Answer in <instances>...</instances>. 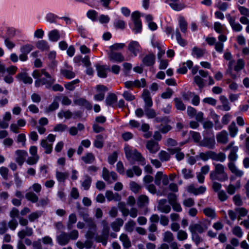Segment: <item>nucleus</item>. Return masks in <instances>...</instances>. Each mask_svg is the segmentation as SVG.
<instances>
[{
	"instance_id": "nucleus-53",
	"label": "nucleus",
	"mask_w": 249,
	"mask_h": 249,
	"mask_svg": "<svg viewBox=\"0 0 249 249\" xmlns=\"http://www.w3.org/2000/svg\"><path fill=\"white\" fill-rule=\"evenodd\" d=\"M58 98H56L54 100V101L50 105V106L48 107V108L46 110V112H49L50 111H52L58 107Z\"/></svg>"
},
{
	"instance_id": "nucleus-62",
	"label": "nucleus",
	"mask_w": 249,
	"mask_h": 249,
	"mask_svg": "<svg viewBox=\"0 0 249 249\" xmlns=\"http://www.w3.org/2000/svg\"><path fill=\"white\" fill-rule=\"evenodd\" d=\"M164 176L162 172H158L155 175V182L156 185H160V184L161 181Z\"/></svg>"
},
{
	"instance_id": "nucleus-58",
	"label": "nucleus",
	"mask_w": 249,
	"mask_h": 249,
	"mask_svg": "<svg viewBox=\"0 0 249 249\" xmlns=\"http://www.w3.org/2000/svg\"><path fill=\"white\" fill-rule=\"evenodd\" d=\"M175 35L178 43L180 45L184 46L186 45V41L181 37L180 34L178 30L176 31Z\"/></svg>"
},
{
	"instance_id": "nucleus-34",
	"label": "nucleus",
	"mask_w": 249,
	"mask_h": 249,
	"mask_svg": "<svg viewBox=\"0 0 249 249\" xmlns=\"http://www.w3.org/2000/svg\"><path fill=\"white\" fill-rule=\"evenodd\" d=\"M240 186H241L240 181L238 180L237 181L235 186H233L232 184H230L228 186H227L226 190H227V192L229 194L232 195L235 193L236 189H239L240 188Z\"/></svg>"
},
{
	"instance_id": "nucleus-5",
	"label": "nucleus",
	"mask_w": 249,
	"mask_h": 249,
	"mask_svg": "<svg viewBox=\"0 0 249 249\" xmlns=\"http://www.w3.org/2000/svg\"><path fill=\"white\" fill-rule=\"evenodd\" d=\"M140 14L135 11L131 14V18L134 24V31L136 34L140 33L142 29L141 21L140 20Z\"/></svg>"
},
{
	"instance_id": "nucleus-4",
	"label": "nucleus",
	"mask_w": 249,
	"mask_h": 249,
	"mask_svg": "<svg viewBox=\"0 0 249 249\" xmlns=\"http://www.w3.org/2000/svg\"><path fill=\"white\" fill-rule=\"evenodd\" d=\"M238 9L242 16L239 19L240 22L244 25H247L246 31L249 34V9L242 6H239Z\"/></svg>"
},
{
	"instance_id": "nucleus-1",
	"label": "nucleus",
	"mask_w": 249,
	"mask_h": 249,
	"mask_svg": "<svg viewBox=\"0 0 249 249\" xmlns=\"http://www.w3.org/2000/svg\"><path fill=\"white\" fill-rule=\"evenodd\" d=\"M32 76L34 78L37 79L35 83L36 87L41 85H45L47 88H49L54 83V79L43 69L41 71L35 70Z\"/></svg>"
},
{
	"instance_id": "nucleus-13",
	"label": "nucleus",
	"mask_w": 249,
	"mask_h": 249,
	"mask_svg": "<svg viewBox=\"0 0 249 249\" xmlns=\"http://www.w3.org/2000/svg\"><path fill=\"white\" fill-rule=\"evenodd\" d=\"M103 223L104 224L103 234L98 237L96 240L98 242H102L104 245H106L109 232V228L105 221H103Z\"/></svg>"
},
{
	"instance_id": "nucleus-54",
	"label": "nucleus",
	"mask_w": 249,
	"mask_h": 249,
	"mask_svg": "<svg viewBox=\"0 0 249 249\" xmlns=\"http://www.w3.org/2000/svg\"><path fill=\"white\" fill-rule=\"evenodd\" d=\"M170 7L175 11H180L184 8V5L180 3H177L176 2H172L169 4Z\"/></svg>"
},
{
	"instance_id": "nucleus-21",
	"label": "nucleus",
	"mask_w": 249,
	"mask_h": 249,
	"mask_svg": "<svg viewBox=\"0 0 249 249\" xmlns=\"http://www.w3.org/2000/svg\"><path fill=\"white\" fill-rule=\"evenodd\" d=\"M57 241L59 245L63 246L69 242V237L67 233L62 232L57 237Z\"/></svg>"
},
{
	"instance_id": "nucleus-37",
	"label": "nucleus",
	"mask_w": 249,
	"mask_h": 249,
	"mask_svg": "<svg viewBox=\"0 0 249 249\" xmlns=\"http://www.w3.org/2000/svg\"><path fill=\"white\" fill-rule=\"evenodd\" d=\"M124 47V43H116L109 46V51L108 52H115V51L122 50Z\"/></svg>"
},
{
	"instance_id": "nucleus-26",
	"label": "nucleus",
	"mask_w": 249,
	"mask_h": 249,
	"mask_svg": "<svg viewBox=\"0 0 249 249\" xmlns=\"http://www.w3.org/2000/svg\"><path fill=\"white\" fill-rule=\"evenodd\" d=\"M193 66V62L191 60H188L184 63L182 66L178 69L177 72L179 73L184 74L186 73L187 69H190Z\"/></svg>"
},
{
	"instance_id": "nucleus-33",
	"label": "nucleus",
	"mask_w": 249,
	"mask_h": 249,
	"mask_svg": "<svg viewBox=\"0 0 249 249\" xmlns=\"http://www.w3.org/2000/svg\"><path fill=\"white\" fill-rule=\"evenodd\" d=\"M117 100V98L116 95L114 93H110L107 96L106 103L107 106H113Z\"/></svg>"
},
{
	"instance_id": "nucleus-14",
	"label": "nucleus",
	"mask_w": 249,
	"mask_h": 249,
	"mask_svg": "<svg viewBox=\"0 0 249 249\" xmlns=\"http://www.w3.org/2000/svg\"><path fill=\"white\" fill-rule=\"evenodd\" d=\"M157 209L160 212L167 213L170 212L171 207L167 204L166 199H161L159 201Z\"/></svg>"
},
{
	"instance_id": "nucleus-6",
	"label": "nucleus",
	"mask_w": 249,
	"mask_h": 249,
	"mask_svg": "<svg viewBox=\"0 0 249 249\" xmlns=\"http://www.w3.org/2000/svg\"><path fill=\"white\" fill-rule=\"evenodd\" d=\"M102 178L105 180L110 183L117 179V175L115 172H109L107 168H104L102 172Z\"/></svg>"
},
{
	"instance_id": "nucleus-41",
	"label": "nucleus",
	"mask_w": 249,
	"mask_h": 249,
	"mask_svg": "<svg viewBox=\"0 0 249 249\" xmlns=\"http://www.w3.org/2000/svg\"><path fill=\"white\" fill-rule=\"evenodd\" d=\"M220 100L222 104L223 109L224 111H229L231 109V107L228 99L224 96H220Z\"/></svg>"
},
{
	"instance_id": "nucleus-57",
	"label": "nucleus",
	"mask_w": 249,
	"mask_h": 249,
	"mask_svg": "<svg viewBox=\"0 0 249 249\" xmlns=\"http://www.w3.org/2000/svg\"><path fill=\"white\" fill-rule=\"evenodd\" d=\"M159 157L161 161H167L170 158V154L164 151H160L159 154Z\"/></svg>"
},
{
	"instance_id": "nucleus-30",
	"label": "nucleus",
	"mask_w": 249,
	"mask_h": 249,
	"mask_svg": "<svg viewBox=\"0 0 249 249\" xmlns=\"http://www.w3.org/2000/svg\"><path fill=\"white\" fill-rule=\"evenodd\" d=\"M205 53V50L203 49L197 47H194L192 49V55L197 58L202 57Z\"/></svg>"
},
{
	"instance_id": "nucleus-51",
	"label": "nucleus",
	"mask_w": 249,
	"mask_h": 249,
	"mask_svg": "<svg viewBox=\"0 0 249 249\" xmlns=\"http://www.w3.org/2000/svg\"><path fill=\"white\" fill-rule=\"evenodd\" d=\"M44 35V31L41 28H38L34 31L33 36L35 38L42 39Z\"/></svg>"
},
{
	"instance_id": "nucleus-42",
	"label": "nucleus",
	"mask_w": 249,
	"mask_h": 249,
	"mask_svg": "<svg viewBox=\"0 0 249 249\" xmlns=\"http://www.w3.org/2000/svg\"><path fill=\"white\" fill-rule=\"evenodd\" d=\"M41 145L45 149L46 154H50L52 151V144L48 143L46 140H42L41 142Z\"/></svg>"
},
{
	"instance_id": "nucleus-50",
	"label": "nucleus",
	"mask_w": 249,
	"mask_h": 249,
	"mask_svg": "<svg viewBox=\"0 0 249 249\" xmlns=\"http://www.w3.org/2000/svg\"><path fill=\"white\" fill-rule=\"evenodd\" d=\"M81 159L84 161L85 163H91L94 160V157L91 153H88L86 156H83Z\"/></svg>"
},
{
	"instance_id": "nucleus-29",
	"label": "nucleus",
	"mask_w": 249,
	"mask_h": 249,
	"mask_svg": "<svg viewBox=\"0 0 249 249\" xmlns=\"http://www.w3.org/2000/svg\"><path fill=\"white\" fill-rule=\"evenodd\" d=\"M143 63L146 66H151L155 63V56L153 54H149L145 56L142 60Z\"/></svg>"
},
{
	"instance_id": "nucleus-38",
	"label": "nucleus",
	"mask_w": 249,
	"mask_h": 249,
	"mask_svg": "<svg viewBox=\"0 0 249 249\" xmlns=\"http://www.w3.org/2000/svg\"><path fill=\"white\" fill-rule=\"evenodd\" d=\"M61 73L63 76L68 79H71L75 76V73L71 71V67H67L66 69L62 70Z\"/></svg>"
},
{
	"instance_id": "nucleus-17",
	"label": "nucleus",
	"mask_w": 249,
	"mask_h": 249,
	"mask_svg": "<svg viewBox=\"0 0 249 249\" xmlns=\"http://www.w3.org/2000/svg\"><path fill=\"white\" fill-rule=\"evenodd\" d=\"M228 166L231 172L236 176L241 177L244 175V172L238 169L233 162H229Z\"/></svg>"
},
{
	"instance_id": "nucleus-63",
	"label": "nucleus",
	"mask_w": 249,
	"mask_h": 249,
	"mask_svg": "<svg viewBox=\"0 0 249 249\" xmlns=\"http://www.w3.org/2000/svg\"><path fill=\"white\" fill-rule=\"evenodd\" d=\"M91 178L89 177H86L84 181L82 183V186L85 190H88L90 186Z\"/></svg>"
},
{
	"instance_id": "nucleus-45",
	"label": "nucleus",
	"mask_w": 249,
	"mask_h": 249,
	"mask_svg": "<svg viewBox=\"0 0 249 249\" xmlns=\"http://www.w3.org/2000/svg\"><path fill=\"white\" fill-rule=\"evenodd\" d=\"M77 221L76 216L74 213H71L69 216V219L67 222V227L70 229L72 228L73 225L76 223Z\"/></svg>"
},
{
	"instance_id": "nucleus-9",
	"label": "nucleus",
	"mask_w": 249,
	"mask_h": 249,
	"mask_svg": "<svg viewBox=\"0 0 249 249\" xmlns=\"http://www.w3.org/2000/svg\"><path fill=\"white\" fill-rule=\"evenodd\" d=\"M141 49L139 42L136 41H131L128 46V50L134 56H137L140 53Z\"/></svg>"
},
{
	"instance_id": "nucleus-49",
	"label": "nucleus",
	"mask_w": 249,
	"mask_h": 249,
	"mask_svg": "<svg viewBox=\"0 0 249 249\" xmlns=\"http://www.w3.org/2000/svg\"><path fill=\"white\" fill-rule=\"evenodd\" d=\"M94 146L98 148L102 147L103 145V137L101 135L96 136L94 142Z\"/></svg>"
},
{
	"instance_id": "nucleus-60",
	"label": "nucleus",
	"mask_w": 249,
	"mask_h": 249,
	"mask_svg": "<svg viewBox=\"0 0 249 249\" xmlns=\"http://www.w3.org/2000/svg\"><path fill=\"white\" fill-rule=\"evenodd\" d=\"M145 114L148 118H153L156 115L155 110L151 108H145Z\"/></svg>"
},
{
	"instance_id": "nucleus-56",
	"label": "nucleus",
	"mask_w": 249,
	"mask_h": 249,
	"mask_svg": "<svg viewBox=\"0 0 249 249\" xmlns=\"http://www.w3.org/2000/svg\"><path fill=\"white\" fill-rule=\"evenodd\" d=\"M33 46L31 44H25L20 48V51L22 53L28 54L33 49Z\"/></svg>"
},
{
	"instance_id": "nucleus-36",
	"label": "nucleus",
	"mask_w": 249,
	"mask_h": 249,
	"mask_svg": "<svg viewBox=\"0 0 249 249\" xmlns=\"http://www.w3.org/2000/svg\"><path fill=\"white\" fill-rule=\"evenodd\" d=\"M178 25L181 31L183 33H185L187 30V24L184 18L182 17L178 18Z\"/></svg>"
},
{
	"instance_id": "nucleus-64",
	"label": "nucleus",
	"mask_w": 249,
	"mask_h": 249,
	"mask_svg": "<svg viewBox=\"0 0 249 249\" xmlns=\"http://www.w3.org/2000/svg\"><path fill=\"white\" fill-rule=\"evenodd\" d=\"M131 190L135 193H137L141 189V187L135 182L132 181L130 183Z\"/></svg>"
},
{
	"instance_id": "nucleus-16",
	"label": "nucleus",
	"mask_w": 249,
	"mask_h": 249,
	"mask_svg": "<svg viewBox=\"0 0 249 249\" xmlns=\"http://www.w3.org/2000/svg\"><path fill=\"white\" fill-rule=\"evenodd\" d=\"M17 69V67L15 66H11L6 68L5 65L0 61V71L2 73H4L6 71L8 73V74L12 75L16 72Z\"/></svg>"
},
{
	"instance_id": "nucleus-8",
	"label": "nucleus",
	"mask_w": 249,
	"mask_h": 249,
	"mask_svg": "<svg viewBox=\"0 0 249 249\" xmlns=\"http://www.w3.org/2000/svg\"><path fill=\"white\" fill-rule=\"evenodd\" d=\"M16 161L19 165H22L24 162L26 158L28 156V153L25 150H17L15 151Z\"/></svg>"
},
{
	"instance_id": "nucleus-22",
	"label": "nucleus",
	"mask_w": 249,
	"mask_h": 249,
	"mask_svg": "<svg viewBox=\"0 0 249 249\" xmlns=\"http://www.w3.org/2000/svg\"><path fill=\"white\" fill-rule=\"evenodd\" d=\"M16 78L20 81H22L25 84H31L33 80L31 77L28 76L25 73H20L16 76Z\"/></svg>"
},
{
	"instance_id": "nucleus-59",
	"label": "nucleus",
	"mask_w": 249,
	"mask_h": 249,
	"mask_svg": "<svg viewBox=\"0 0 249 249\" xmlns=\"http://www.w3.org/2000/svg\"><path fill=\"white\" fill-rule=\"evenodd\" d=\"M79 80L78 79H75L70 82H69L65 85V88L70 90H72L74 89V85L78 83Z\"/></svg>"
},
{
	"instance_id": "nucleus-2",
	"label": "nucleus",
	"mask_w": 249,
	"mask_h": 249,
	"mask_svg": "<svg viewBox=\"0 0 249 249\" xmlns=\"http://www.w3.org/2000/svg\"><path fill=\"white\" fill-rule=\"evenodd\" d=\"M212 180H218L219 181H226L228 179V176L225 172L224 166L221 164H215V170L211 172L210 175Z\"/></svg>"
},
{
	"instance_id": "nucleus-11",
	"label": "nucleus",
	"mask_w": 249,
	"mask_h": 249,
	"mask_svg": "<svg viewBox=\"0 0 249 249\" xmlns=\"http://www.w3.org/2000/svg\"><path fill=\"white\" fill-rule=\"evenodd\" d=\"M207 229L205 225L202 223H196L191 225L189 230L191 232L201 233Z\"/></svg>"
},
{
	"instance_id": "nucleus-31",
	"label": "nucleus",
	"mask_w": 249,
	"mask_h": 249,
	"mask_svg": "<svg viewBox=\"0 0 249 249\" xmlns=\"http://www.w3.org/2000/svg\"><path fill=\"white\" fill-rule=\"evenodd\" d=\"M98 75L102 78H105L107 76V70L108 68L106 66L98 65L96 67Z\"/></svg>"
},
{
	"instance_id": "nucleus-20",
	"label": "nucleus",
	"mask_w": 249,
	"mask_h": 249,
	"mask_svg": "<svg viewBox=\"0 0 249 249\" xmlns=\"http://www.w3.org/2000/svg\"><path fill=\"white\" fill-rule=\"evenodd\" d=\"M49 39L53 42L57 41L60 38V34L59 31L56 29L51 30L48 34Z\"/></svg>"
},
{
	"instance_id": "nucleus-27",
	"label": "nucleus",
	"mask_w": 249,
	"mask_h": 249,
	"mask_svg": "<svg viewBox=\"0 0 249 249\" xmlns=\"http://www.w3.org/2000/svg\"><path fill=\"white\" fill-rule=\"evenodd\" d=\"M202 146L212 148L215 145V140L214 138H205L201 142Z\"/></svg>"
},
{
	"instance_id": "nucleus-25",
	"label": "nucleus",
	"mask_w": 249,
	"mask_h": 249,
	"mask_svg": "<svg viewBox=\"0 0 249 249\" xmlns=\"http://www.w3.org/2000/svg\"><path fill=\"white\" fill-rule=\"evenodd\" d=\"M36 46L37 49L42 51L48 50L50 48L48 43L45 40H39L37 41Z\"/></svg>"
},
{
	"instance_id": "nucleus-40",
	"label": "nucleus",
	"mask_w": 249,
	"mask_h": 249,
	"mask_svg": "<svg viewBox=\"0 0 249 249\" xmlns=\"http://www.w3.org/2000/svg\"><path fill=\"white\" fill-rule=\"evenodd\" d=\"M229 131L231 137L234 138L237 135L238 129L234 122H232L229 126Z\"/></svg>"
},
{
	"instance_id": "nucleus-43",
	"label": "nucleus",
	"mask_w": 249,
	"mask_h": 249,
	"mask_svg": "<svg viewBox=\"0 0 249 249\" xmlns=\"http://www.w3.org/2000/svg\"><path fill=\"white\" fill-rule=\"evenodd\" d=\"M58 18L57 16L51 12L48 13L45 16L46 20L50 23L55 22L56 19Z\"/></svg>"
},
{
	"instance_id": "nucleus-3",
	"label": "nucleus",
	"mask_w": 249,
	"mask_h": 249,
	"mask_svg": "<svg viewBox=\"0 0 249 249\" xmlns=\"http://www.w3.org/2000/svg\"><path fill=\"white\" fill-rule=\"evenodd\" d=\"M125 156L127 159L130 161L137 160L143 161L144 159L142 157L141 154L136 149H131L128 145H125L124 148Z\"/></svg>"
},
{
	"instance_id": "nucleus-39",
	"label": "nucleus",
	"mask_w": 249,
	"mask_h": 249,
	"mask_svg": "<svg viewBox=\"0 0 249 249\" xmlns=\"http://www.w3.org/2000/svg\"><path fill=\"white\" fill-rule=\"evenodd\" d=\"M149 199L147 196L141 195L138 199V205L139 207H143L148 204Z\"/></svg>"
},
{
	"instance_id": "nucleus-55",
	"label": "nucleus",
	"mask_w": 249,
	"mask_h": 249,
	"mask_svg": "<svg viewBox=\"0 0 249 249\" xmlns=\"http://www.w3.org/2000/svg\"><path fill=\"white\" fill-rule=\"evenodd\" d=\"M68 174L66 172H57L56 173V177L57 180L59 182L64 181L68 177Z\"/></svg>"
},
{
	"instance_id": "nucleus-24",
	"label": "nucleus",
	"mask_w": 249,
	"mask_h": 249,
	"mask_svg": "<svg viewBox=\"0 0 249 249\" xmlns=\"http://www.w3.org/2000/svg\"><path fill=\"white\" fill-rule=\"evenodd\" d=\"M146 147L151 153H156L159 149V146L158 143L150 141L146 144Z\"/></svg>"
},
{
	"instance_id": "nucleus-19",
	"label": "nucleus",
	"mask_w": 249,
	"mask_h": 249,
	"mask_svg": "<svg viewBox=\"0 0 249 249\" xmlns=\"http://www.w3.org/2000/svg\"><path fill=\"white\" fill-rule=\"evenodd\" d=\"M105 196L109 201L112 200L120 201L121 199V196L118 193H113L111 191H107L105 193Z\"/></svg>"
},
{
	"instance_id": "nucleus-35",
	"label": "nucleus",
	"mask_w": 249,
	"mask_h": 249,
	"mask_svg": "<svg viewBox=\"0 0 249 249\" xmlns=\"http://www.w3.org/2000/svg\"><path fill=\"white\" fill-rule=\"evenodd\" d=\"M124 221L122 219L118 218L115 221L112 223L111 227L115 231H118L121 227L122 226Z\"/></svg>"
},
{
	"instance_id": "nucleus-10",
	"label": "nucleus",
	"mask_w": 249,
	"mask_h": 249,
	"mask_svg": "<svg viewBox=\"0 0 249 249\" xmlns=\"http://www.w3.org/2000/svg\"><path fill=\"white\" fill-rule=\"evenodd\" d=\"M226 17L233 31L239 32L242 31V26L238 22H236L234 18H232L229 14L226 15Z\"/></svg>"
},
{
	"instance_id": "nucleus-12",
	"label": "nucleus",
	"mask_w": 249,
	"mask_h": 249,
	"mask_svg": "<svg viewBox=\"0 0 249 249\" xmlns=\"http://www.w3.org/2000/svg\"><path fill=\"white\" fill-rule=\"evenodd\" d=\"M97 94L94 95V99L96 101H102L105 97V92L107 90V88L103 85H97L96 87Z\"/></svg>"
},
{
	"instance_id": "nucleus-23",
	"label": "nucleus",
	"mask_w": 249,
	"mask_h": 249,
	"mask_svg": "<svg viewBox=\"0 0 249 249\" xmlns=\"http://www.w3.org/2000/svg\"><path fill=\"white\" fill-rule=\"evenodd\" d=\"M170 154L171 155H175L176 158L178 160H182L184 157L183 153L181 152L179 149L174 148L169 149Z\"/></svg>"
},
{
	"instance_id": "nucleus-7",
	"label": "nucleus",
	"mask_w": 249,
	"mask_h": 249,
	"mask_svg": "<svg viewBox=\"0 0 249 249\" xmlns=\"http://www.w3.org/2000/svg\"><path fill=\"white\" fill-rule=\"evenodd\" d=\"M234 142H231L226 147V150H228L231 148L230 154L228 156V159L230 160V162L234 161L237 160L238 158V155L237 152L238 150V146H233Z\"/></svg>"
},
{
	"instance_id": "nucleus-18",
	"label": "nucleus",
	"mask_w": 249,
	"mask_h": 249,
	"mask_svg": "<svg viewBox=\"0 0 249 249\" xmlns=\"http://www.w3.org/2000/svg\"><path fill=\"white\" fill-rule=\"evenodd\" d=\"M216 139L218 142L226 143L228 142V133L225 130H223L216 135Z\"/></svg>"
},
{
	"instance_id": "nucleus-44",
	"label": "nucleus",
	"mask_w": 249,
	"mask_h": 249,
	"mask_svg": "<svg viewBox=\"0 0 249 249\" xmlns=\"http://www.w3.org/2000/svg\"><path fill=\"white\" fill-rule=\"evenodd\" d=\"M110 17L107 15L101 14L98 17L97 21L102 24H107L110 21Z\"/></svg>"
},
{
	"instance_id": "nucleus-32",
	"label": "nucleus",
	"mask_w": 249,
	"mask_h": 249,
	"mask_svg": "<svg viewBox=\"0 0 249 249\" xmlns=\"http://www.w3.org/2000/svg\"><path fill=\"white\" fill-rule=\"evenodd\" d=\"M120 241L122 242L124 247L128 248L131 246V242L126 234H122L120 237Z\"/></svg>"
},
{
	"instance_id": "nucleus-48",
	"label": "nucleus",
	"mask_w": 249,
	"mask_h": 249,
	"mask_svg": "<svg viewBox=\"0 0 249 249\" xmlns=\"http://www.w3.org/2000/svg\"><path fill=\"white\" fill-rule=\"evenodd\" d=\"M203 213L207 216L211 218H214L216 215L215 210L211 208H206L204 209L203 210Z\"/></svg>"
},
{
	"instance_id": "nucleus-15",
	"label": "nucleus",
	"mask_w": 249,
	"mask_h": 249,
	"mask_svg": "<svg viewBox=\"0 0 249 249\" xmlns=\"http://www.w3.org/2000/svg\"><path fill=\"white\" fill-rule=\"evenodd\" d=\"M108 57L110 60L116 62H121L124 60V57L120 53L108 52Z\"/></svg>"
},
{
	"instance_id": "nucleus-47",
	"label": "nucleus",
	"mask_w": 249,
	"mask_h": 249,
	"mask_svg": "<svg viewBox=\"0 0 249 249\" xmlns=\"http://www.w3.org/2000/svg\"><path fill=\"white\" fill-rule=\"evenodd\" d=\"M175 107L178 110H184L185 109V106L181 100L179 98H176L174 100Z\"/></svg>"
},
{
	"instance_id": "nucleus-52",
	"label": "nucleus",
	"mask_w": 249,
	"mask_h": 249,
	"mask_svg": "<svg viewBox=\"0 0 249 249\" xmlns=\"http://www.w3.org/2000/svg\"><path fill=\"white\" fill-rule=\"evenodd\" d=\"M58 117L60 119H62L63 118H65L66 119H69L71 118L72 116V113L70 111H61L58 113Z\"/></svg>"
},
{
	"instance_id": "nucleus-61",
	"label": "nucleus",
	"mask_w": 249,
	"mask_h": 249,
	"mask_svg": "<svg viewBox=\"0 0 249 249\" xmlns=\"http://www.w3.org/2000/svg\"><path fill=\"white\" fill-rule=\"evenodd\" d=\"M174 239L173 235L170 231H166L163 234V241L167 242H171Z\"/></svg>"
},
{
	"instance_id": "nucleus-28",
	"label": "nucleus",
	"mask_w": 249,
	"mask_h": 249,
	"mask_svg": "<svg viewBox=\"0 0 249 249\" xmlns=\"http://www.w3.org/2000/svg\"><path fill=\"white\" fill-rule=\"evenodd\" d=\"M87 17L93 22L97 21L98 13L96 11L90 9L86 13Z\"/></svg>"
},
{
	"instance_id": "nucleus-46",
	"label": "nucleus",
	"mask_w": 249,
	"mask_h": 249,
	"mask_svg": "<svg viewBox=\"0 0 249 249\" xmlns=\"http://www.w3.org/2000/svg\"><path fill=\"white\" fill-rule=\"evenodd\" d=\"M135 225L136 223L135 221L130 220L125 224L124 228L127 231L131 232L133 231Z\"/></svg>"
}]
</instances>
